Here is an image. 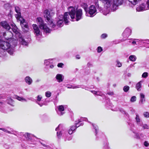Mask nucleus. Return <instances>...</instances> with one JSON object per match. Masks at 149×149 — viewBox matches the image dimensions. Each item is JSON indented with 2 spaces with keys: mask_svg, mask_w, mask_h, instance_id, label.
Here are the masks:
<instances>
[{
  "mask_svg": "<svg viewBox=\"0 0 149 149\" xmlns=\"http://www.w3.org/2000/svg\"><path fill=\"white\" fill-rule=\"evenodd\" d=\"M69 13L65 12L64 15H59L56 20V25L59 27H61L63 25V21L67 25L69 22L68 19L71 18L74 21V19L78 21L82 18L83 14L82 10L81 9H77L73 7L70 6L68 8Z\"/></svg>",
  "mask_w": 149,
  "mask_h": 149,
  "instance_id": "f257e3e1",
  "label": "nucleus"
},
{
  "mask_svg": "<svg viewBox=\"0 0 149 149\" xmlns=\"http://www.w3.org/2000/svg\"><path fill=\"white\" fill-rule=\"evenodd\" d=\"M1 26L6 30L9 31L12 33V31L15 33L16 36H18L19 40L20 43L23 46H27L28 42L20 35V34L19 32V29L14 23L11 24L12 28H11L9 24L6 21H3L1 23Z\"/></svg>",
  "mask_w": 149,
  "mask_h": 149,
  "instance_id": "f03ea898",
  "label": "nucleus"
},
{
  "mask_svg": "<svg viewBox=\"0 0 149 149\" xmlns=\"http://www.w3.org/2000/svg\"><path fill=\"white\" fill-rule=\"evenodd\" d=\"M104 4L105 7L110 8L111 10L115 11L118 8V6L121 5L123 0H99Z\"/></svg>",
  "mask_w": 149,
  "mask_h": 149,
  "instance_id": "7ed1b4c3",
  "label": "nucleus"
},
{
  "mask_svg": "<svg viewBox=\"0 0 149 149\" xmlns=\"http://www.w3.org/2000/svg\"><path fill=\"white\" fill-rule=\"evenodd\" d=\"M44 13L45 14L44 16L45 17L46 19V21L50 27L52 28H54L56 26L54 24L51 19V17L54 15V13H50L47 10H45Z\"/></svg>",
  "mask_w": 149,
  "mask_h": 149,
  "instance_id": "20e7f679",
  "label": "nucleus"
},
{
  "mask_svg": "<svg viewBox=\"0 0 149 149\" xmlns=\"http://www.w3.org/2000/svg\"><path fill=\"white\" fill-rule=\"evenodd\" d=\"M36 21L39 24V26L40 29H42L44 32L47 33H50V29L47 26L46 24L44 23L42 18L39 17L37 18Z\"/></svg>",
  "mask_w": 149,
  "mask_h": 149,
  "instance_id": "39448f33",
  "label": "nucleus"
},
{
  "mask_svg": "<svg viewBox=\"0 0 149 149\" xmlns=\"http://www.w3.org/2000/svg\"><path fill=\"white\" fill-rule=\"evenodd\" d=\"M149 5H146V3H143L140 5L136 8V10L138 12L143 11L149 9Z\"/></svg>",
  "mask_w": 149,
  "mask_h": 149,
  "instance_id": "423d86ee",
  "label": "nucleus"
},
{
  "mask_svg": "<svg viewBox=\"0 0 149 149\" xmlns=\"http://www.w3.org/2000/svg\"><path fill=\"white\" fill-rule=\"evenodd\" d=\"M11 44L6 41H0V48L4 50H6L10 46Z\"/></svg>",
  "mask_w": 149,
  "mask_h": 149,
  "instance_id": "0eeeda50",
  "label": "nucleus"
},
{
  "mask_svg": "<svg viewBox=\"0 0 149 149\" xmlns=\"http://www.w3.org/2000/svg\"><path fill=\"white\" fill-rule=\"evenodd\" d=\"M21 19H22V20L20 21V23L22 29V31L24 32H26L29 30L28 25L23 18H21Z\"/></svg>",
  "mask_w": 149,
  "mask_h": 149,
  "instance_id": "6e6552de",
  "label": "nucleus"
},
{
  "mask_svg": "<svg viewBox=\"0 0 149 149\" xmlns=\"http://www.w3.org/2000/svg\"><path fill=\"white\" fill-rule=\"evenodd\" d=\"M33 27L36 36L40 37L41 36V33L40 32L38 26L36 24H33Z\"/></svg>",
  "mask_w": 149,
  "mask_h": 149,
  "instance_id": "1a4fd4ad",
  "label": "nucleus"
},
{
  "mask_svg": "<svg viewBox=\"0 0 149 149\" xmlns=\"http://www.w3.org/2000/svg\"><path fill=\"white\" fill-rule=\"evenodd\" d=\"M96 11V8L95 6L92 5L90 6L88 10V14L90 15L89 16L93 17L95 15V13Z\"/></svg>",
  "mask_w": 149,
  "mask_h": 149,
  "instance_id": "9d476101",
  "label": "nucleus"
},
{
  "mask_svg": "<svg viewBox=\"0 0 149 149\" xmlns=\"http://www.w3.org/2000/svg\"><path fill=\"white\" fill-rule=\"evenodd\" d=\"M131 30L129 28H127L124 30L123 33V36L124 38H127L130 35Z\"/></svg>",
  "mask_w": 149,
  "mask_h": 149,
  "instance_id": "9b49d317",
  "label": "nucleus"
},
{
  "mask_svg": "<svg viewBox=\"0 0 149 149\" xmlns=\"http://www.w3.org/2000/svg\"><path fill=\"white\" fill-rule=\"evenodd\" d=\"M63 130V127L62 125L61 124H59L58 127L56 128L55 129L56 131H57L58 130H62L60 131L59 132H57V136L58 138H59L61 136L62 134V132Z\"/></svg>",
  "mask_w": 149,
  "mask_h": 149,
  "instance_id": "f8f14e48",
  "label": "nucleus"
},
{
  "mask_svg": "<svg viewBox=\"0 0 149 149\" xmlns=\"http://www.w3.org/2000/svg\"><path fill=\"white\" fill-rule=\"evenodd\" d=\"M76 122L77 121H75V126L73 125L71 126L70 127V129L69 130L68 132L70 134H72V133L73 132L75 131L77 127L79 126H77V125H78V124Z\"/></svg>",
  "mask_w": 149,
  "mask_h": 149,
  "instance_id": "ddd939ff",
  "label": "nucleus"
},
{
  "mask_svg": "<svg viewBox=\"0 0 149 149\" xmlns=\"http://www.w3.org/2000/svg\"><path fill=\"white\" fill-rule=\"evenodd\" d=\"M16 45V42H15V44L14 45V46L13 47L10 46L9 48H8L6 50H7L8 53L10 55H13L14 52V47Z\"/></svg>",
  "mask_w": 149,
  "mask_h": 149,
  "instance_id": "4468645a",
  "label": "nucleus"
},
{
  "mask_svg": "<svg viewBox=\"0 0 149 149\" xmlns=\"http://www.w3.org/2000/svg\"><path fill=\"white\" fill-rule=\"evenodd\" d=\"M55 78L59 83L63 81L64 79L63 76L62 74H58L56 75Z\"/></svg>",
  "mask_w": 149,
  "mask_h": 149,
  "instance_id": "2eb2a0df",
  "label": "nucleus"
},
{
  "mask_svg": "<svg viewBox=\"0 0 149 149\" xmlns=\"http://www.w3.org/2000/svg\"><path fill=\"white\" fill-rule=\"evenodd\" d=\"M58 109L59 111L58 112V114L60 116H62L64 113L62 112L64 110V107L63 105H60L58 107Z\"/></svg>",
  "mask_w": 149,
  "mask_h": 149,
  "instance_id": "dca6fc26",
  "label": "nucleus"
},
{
  "mask_svg": "<svg viewBox=\"0 0 149 149\" xmlns=\"http://www.w3.org/2000/svg\"><path fill=\"white\" fill-rule=\"evenodd\" d=\"M144 136L145 135L142 133L139 134L137 133H135L134 138L137 139L143 140L144 139Z\"/></svg>",
  "mask_w": 149,
  "mask_h": 149,
  "instance_id": "f3484780",
  "label": "nucleus"
},
{
  "mask_svg": "<svg viewBox=\"0 0 149 149\" xmlns=\"http://www.w3.org/2000/svg\"><path fill=\"white\" fill-rule=\"evenodd\" d=\"M136 117L135 119L136 120V122L137 124L140 126H142V122L141 121L140 118L138 114L136 113Z\"/></svg>",
  "mask_w": 149,
  "mask_h": 149,
  "instance_id": "a211bd4d",
  "label": "nucleus"
},
{
  "mask_svg": "<svg viewBox=\"0 0 149 149\" xmlns=\"http://www.w3.org/2000/svg\"><path fill=\"white\" fill-rule=\"evenodd\" d=\"M141 0H128L131 5V6L133 7L138 3Z\"/></svg>",
  "mask_w": 149,
  "mask_h": 149,
  "instance_id": "6ab92c4d",
  "label": "nucleus"
},
{
  "mask_svg": "<svg viewBox=\"0 0 149 149\" xmlns=\"http://www.w3.org/2000/svg\"><path fill=\"white\" fill-rule=\"evenodd\" d=\"M140 99L139 104H143L146 100L145 96L143 93L140 94Z\"/></svg>",
  "mask_w": 149,
  "mask_h": 149,
  "instance_id": "aec40b11",
  "label": "nucleus"
},
{
  "mask_svg": "<svg viewBox=\"0 0 149 149\" xmlns=\"http://www.w3.org/2000/svg\"><path fill=\"white\" fill-rule=\"evenodd\" d=\"M25 80L26 83L29 85H31L33 82L32 79L29 76H27L25 78Z\"/></svg>",
  "mask_w": 149,
  "mask_h": 149,
  "instance_id": "412c9836",
  "label": "nucleus"
},
{
  "mask_svg": "<svg viewBox=\"0 0 149 149\" xmlns=\"http://www.w3.org/2000/svg\"><path fill=\"white\" fill-rule=\"evenodd\" d=\"M94 94L99 95L103 97L104 95V94H103L100 91H91Z\"/></svg>",
  "mask_w": 149,
  "mask_h": 149,
  "instance_id": "4be33fe9",
  "label": "nucleus"
},
{
  "mask_svg": "<svg viewBox=\"0 0 149 149\" xmlns=\"http://www.w3.org/2000/svg\"><path fill=\"white\" fill-rule=\"evenodd\" d=\"M24 136L26 138L27 140H31V137L33 136V135H31L28 133H26L24 135Z\"/></svg>",
  "mask_w": 149,
  "mask_h": 149,
  "instance_id": "5701e85b",
  "label": "nucleus"
},
{
  "mask_svg": "<svg viewBox=\"0 0 149 149\" xmlns=\"http://www.w3.org/2000/svg\"><path fill=\"white\" fill-rule=\"evenodd\" d=\"M141 81L138 83L136 85V88L138 91H140L141 90Z\"/></svg>",
  "mask_w": 149,
  "mask_h": 149,
  "instance_id": "b1692460",
  "label": "nucleus"
},
{
  "mask_svg": "<svg viewBox=\"0 0 149 149\" xmlns=\"http://www.w3.org/2000/svg\"><path fill=\"white\" fill-rule=\"evenodd\" d=\"M15 12L17 13L18 16L21 15V13L20 8L18 6H15Z\"/></svg>",
  "mask_w": 149,
  "mask_h": 149,
  "instance_id": "393cba45",
  "label": "nucleus"
},
{
  "mask_svg": "<svg viewBox=\"0 0 149 149\" xmlns=\"http://www.w3.org/2000/svg\"><path fill=\"white\" fill-rule=\"evenodd\" d=\"M129 59L131 61L134 62L136 60V57L135 55H131L130 56Z\"/></svg>",
  "mask_w": 149,
  "mask_h": 149,
  "instance_id": "a878e982",
  "label": "nucleus"
},
{
  "mask_svg": "<svg viewBox=\"0 0 149 149\" xmlns=\"http://www.w3.org/2000/svg\"><path fill=\"white\" fill-rule=\"evenodd\" d=\"M81 86L79 85H71L67 87L68 88H72L75 89L78 88L80 87Z\"/></svg>",
  "mask_w": 149,
  "mask_h": 149,
  "instance_id": "bb28decb",
  "label": "nucleus"
},
{
  "mask_svg": "<svg viewBox=\"0 0 149 149\" xmlns=\"http://www.w3.org/2000/svg\"><path fill=\"white\" fill-rule=\"evenodd\" d=\"M3 98L2 97V98L0 99V107H1L3 106L5 104V101L4 100H3L2 99Z\"/></svg>",
  "mask_w": 149,
  "mask_h": 149,
  "instance_id": "cd10ccee",
  "label": "nucleus"
},
{
  "mask_svg": "<svg viewBox=\"0 0 149 149\" xmlns=\"http://www.w3.org/2000/svg\"><path fill=\"white\" fill-rule=\"evenodd\" d=\"M92 125L93 128L95 130L96 133L95 135H96L98 131V127L95 124H92Z\"/></svg>",
  "mask_w": 149,
  "mask_h": 149,
  "instance_id": "c85d7f7f",
  "label": "nucleus"
},
{
  "mask_svg": "<svg viewBox=\"0 0 149 149\" xmlns=\"http://www.w3.org/2000/svg\"><path fill=\"white\" fill-rule=\"evenodd\" d=\"M52 61V60H45L44 61V64L46 65L47 66L49 65V64L51 62L50 61Z\"/></svg>",
  "mask_w": 149,
  "mask_h": 149,
  "instance_id": "c756f323",
  "label": "nucleus"
},
{
  "mask_svg": "<svg viewBox=\"0 0 149 149\" xmlns=\"http://www.w3.org/2000/svg\"><path fill=\"white\" fill-rule=\"evenodd\" d=\"M130 89V87L128 86H125L123 88V90L125 92H127Z\"/></svg>",
  "mask_w": 149,
  "mask_h": 149,
  "instance_id": "7c9ffc66",
  "label": "nucleus"
},
{
  "mask_svg": "<svg viewBox=\"0 0 149 149\" xmlns=\"http://www.w3.org/2000/svg\"><path fill=\"white\" fill-rule=\"evenodd\" d=\"M16 98L19 101H26V100L25 99L22 97H19L18 96L16 97Z\"/></svg>",
  "mask_w": 149,
  "mask_h": 149,
  "instance_id": "2f4dec72",
  "label": "nucleus"
},
{
  "mask_svg": "<svg viewBox=\"0 0 149 149\" xmlns=\"http://www.w3.org/2000/svg\"><path fill=\"white\" fill-rule=\"evenodd\" d=\"M84 5L85 6V7L84 8V9L85 11L86 12V15L88 16V15H87V13L88 11L87 5L86 3H84Z\"/></svg>",
  "mask_w": 149,
  "mask_h": 149,
  "instance_id": "473e14b6",
  "label": "nucleus"
},
{
  "mask_svg": "<svg viewBox=\"0 0 149 149\" xmlns=\"http://www.w3.org/2000/svg\"><path fill=\"white\" fill-rule=\"evenodd\" d=\"M136 100V97L135 96H133L130 99V101L132 102H135Z\"/></svg>",
  "mask_w": 149,
  "mask_h": 149,
  "instance_id": "72a5a7b5",
  "label": "nucleus"
},
{
  "mask_svg": "<svg viewBox=\"0 0 149 149\" xmlns=\"http://www.w3.org/2000/svg\"><path fill=\"white\" fill-rule=\"evenodd\" d=\"M142 127L144 129H149V126L147 125L146 124H143V123H142Z\"/></svg>",
  "mask_w": 149,
  "mask_h": 149,
  "instance_id": "f704fd0d",
  "label": "nucleus"
},
{
  "mask_svg": "<svg viewBox=\"0 0 149 149\" xmlns=\"http://www.w3.org/2000/svg\"><path fill=\"white\" fill-rule=\"evenodd\" d=\"M116 65L117 67H121L122 65V64L120 62L118 61L117 60L116 61Z\"/></svg>",
  "mask_w": 149,
  "mask_h": 149,
  "instance_id": "c9c22d12",
  "label": "nucleus"
},
{
  "mask_svg": "<svg viewBox=\"0 0 149 149\" xmlns=\"http://www.w3.org/2000/svg\"><path fill=\"white\" fill-rule=\"evenodd\" d=\"M148 75V73L147 72H144L142 74V77L143 78H146Z\"/></svg>",
  "mask_w": 149,
  "mask_h": 149,
  "instance_id": "e433bc0d",
  "label": "nucleus"
},
{
  "mask_svg": "<svg viewBox=\"0 0 149 149\" xmlns=\"http://www.w3.org/2000/svg\"><path fill=\"white\" fill-rule=\"evenodd\" d=\"M45 95L47 97H50L51 95V93L49 91H47L45 93Z\"/></svg>",
  "mask_w": 149,
  "mask_h": 149,
  "instance_id": "4c0bfd02",
  "label": "nucleus"
},
{
  "mask_svg": "<svg viewBox=\"0 0 149 149\" xmlns=\"http://www.w3.org/2000/svg\"><path fill=\"white\" fill-rule=\"evenodd\" d=\"M143 115L146 118L149 117V113L148 112H145L143 113Z\"/></svg>",
  "mask_w": 149,
  "mask_h": 149,
  "instance_id": "58836bf2",
  "label": "nucleus"
},
{
  "mask_svg": "<svg viewBox=\"0 0 149 149\" xmlns=\"http://www.w3.org/2000/svg\"><path fill=\"white\" fill-rule=\"evenodd\" d=\"M95 5L96 7L97 8H99L100 10H101V7H100L99 6L98 1L95 2Z\"/></svg>",
  "mask_w": 149,
  "mask_h": 149,
  "instance_id": "ea45409f",
  "label": "nucleus"
},
{
  "mask_svg": "<svg viewBox=\"0 0 149 149\" xmlns=\"http://www.w3.org/2000/svg\"><path fill=\"white\" fill-rule=\"evenodd\" d=\"M107 37V35L106 33L102 34L101 36V38L102 39H105Z\"/></svg>",
  "mask_w": 149,
  "mask_h": 149,
  "instance_id": "a19ab883",
  "label": "nucleus"
},
{
  "mask_svg": "<svg viewBox=\"0 0 149 149\" xmlns=\"http://www.w3.org/2000/svg\"><path fill=\"white\" fill-rule=\"evenodd\" d=\"M141 42L143 43H145V42H144L145 41L146 42V43H148V42H149V39H146L145 40H140Z\"/></svg>",
  "mask_w": 149,
  "mask_h": 149,
  "instance_id": "79ce46f5",
  "label": "nucleus"
},
{
  "mask_svg": "<svg viewBox=\"0 0 149 149\" xmlns=\"http://www.w3.org/2000/svg\"><path fill=\"white\" fill-rule=\"evenodd\" d=\"M42 97L40 95H38L37 97V101H40L42 99Z\"/></svg>",
  "mask_w": 149,
  "mask_h": 149,
  "instance_id": "37998d69",
  "label": "nucleus"
},
{
  "mask_svg": "<svg viewBox=\"0 0 149 149\" xmlns=\"http://www.w3.org/2000/svg\"><path fill=\"white\" fill-rule=\"evenodd\" d=\"M103 50L102 48L101 47H97V52L98 53L101 52Z\"/></svg>",
  "mask_w": 149,
  "mask_h": 149,
  "instance_id": "c03bdc74",
  "label": "nucleus"
},
{
  "mask_svg": "<svg viewBox=\"0 0 149 149\" xmlns=\"http://www.w3.org/2000/svg\"><path fill=\"white\" fill-rule=\"evenodd\" d=\"M144 145L146 147H148L149 146V143L147 141H146L144 143Z\"/></svg>",
  "mask_w": 149,
  "mask_h": 149,
  "instance_id": "a18cd8bd",
  "label": "nucleus"
},
{
  "mask_svg": "<svg viewBox=\"0 0 149 149\" xmlns=\"http://www.w3.org/2000/svg\"><path fill=\"white\" fill-rule=\"evenodd\" d=\"M120 111L122 113H123L125 114H126V115H127V113H126V112L123 109H120Z\"/></svg>",
  "mask_w": 149,
  "mask_h": 149,
  "instance_id": "49530a36",
  "label": "nucleus"
},
{
  "mask_svg": "<svg viewBox=\"0 0 149 149\" xmlns=\"http://www.w3.org/2000/svg\"><path fill=\"white\" fill-rule=\"evenodd\" d=\"M63 64L62 63H59L57 65V66L58 67L62 68Z\"/></svg>",
  "mask_w": 149,
  "mask_h": 149,
  "instance_id": "de8ad7c7",
  "label": "nucleus"
},
{
  "mask_svg": "<svg viewBox=\"0 0 149 149\" xmlns=\"http://www.w3.org/2000/svg\"><path fill=\"white\" fill-rule=\"evenodd\" d=\"M83 118H81L80 119H79L78 120V121H77V124H78V123L81 122L82 121V120H84V119H82Z\"/></svg>",
  "mask_w": 149,
  "mask_h": 149,
  "instance_id": "09e8293b",
  "label": "nucleus"
},
{
  "mask_svg": "<svg viewBox=\"0 0 149 149\" xmlns=\"http://www.w3.org/2000/svg\"><path fill=\"white\" fill-rule=\"evenodd\" d=\"M9 101L7 102L8 104H10V102H13V100L11 98H9L8 99Z\"/></svg>",
  "mask_w": 149,
  "mask_h": 149,
  "instance_id": "8fccbe9b",
  "label": "nucleus"
},
{
  "mask_svg": "<svg viewBox=\"0 0 149 149\" xmlns=\"http://www.w3.org/2000/svg\"><path fill=\"white\" fill-rule=\"evenodd\" d=\"M107 94L109 95H113V93L112 92H110L107 93Z\"/></svg>",
  "mask_w": 149,
  "mask_h": 149,
  "instance_id": "3c124183",
  "label": "nucleus"
},
{
  "mask_svg": "<svg viewBox=\"0 0 149 149\" xmlns=\"http://www.w3.org/2000/svg\"><path fill=\"white\" fill-rule=\"evenodd\" d=\"M36 103L38 104V105H39L40 106L42 107L43 105V104L42 103H40L38 102L37 101L36 102Z\"/></svg>",
  "mask_w": 149,
  "mask_h": 149,
  "instance_id": "603ef678",
  "label": "nucleus"
},
{
  "mask_svg": "<svg viewBox=\"0 0 149 149\" xmlns=\"http://www.w3.org/2000/svg\"><path fill=\"white\" fill-rule=\"evenodd\" d=\"M131 40H134L135 41H136V42H138V41H139L141 42V41H140V40H139V39H132Z\"/></svg>",
  "mask_w": 149,
  "mask_h": 149,
  "instance_id": "864d4df0",
  "label": "nucleus"
},
{
  "mask_svg": "<svg viewBox=\"0 0 149 149\" xmlns=\"http://www.w3.org/2000/svg\"><path fill=\"white\" fill-rule=\"evenodd\" d=\"M0 130H1L4 132L6 131V130L4 128H0Z\"/></svg>",
  "mask_w": 149,
  "mask_h": 149,
  "instance_id": "5fc2aeb1",
  "label": "nucleus"
},
{
  "mask_svg": "<svg viewBox=\"0 0 149 149\" xmlns=\"http://www.w3.org/2000/svg\"><path fill=\"white\" fill-rule=\"evenodd\" d=\"M76 58L77 59H79L80 58L79 55H77L76 56Z\"/></svg>",
  "mask_w": 149,
  "mask_h": 149,
  "instance_id": "6e6d98bb",
  "label": "nucleus"
},
{
  "mask_svg": "<svg viewBox=\"0 0 149 149\" xmlns=\"http://www.w3.org/2000/svg\"><path fill=\"white\" fill-rule=\"evenodd\" d=\"M87 65L88 66V67H90L92 65L89 62L88 63H87Z\"/></svg>",
  "mask_w": 149,
  "mask_h": 149,
  "instance_id": "4d7b16f0",
  "label": "nucleus"
},
{
  "mask_svg": "<svg viewBox=\"0 0 149 149\" xmlns=\"http://www.w3.org/2000/svg\"><path fill=\"white\" fill-rule=\"evenodd\" d=\"M132 44H134V45H135V44H136V45H137L136 44V41H135V40H133L132 42Z\"/></svg>",
  "mask_w": 149,
  "mask_h": 149,
  "instance_id": "13d9d810",
  "label": "nucleus"
},
{
  "mask_svg": "<svg viewBox=\"0 0 149 149\" xmlns=\"http://www.w3.org/2000/svg\"><path fill=\"white\" fill-rule=\"evenodd\" d=\"M82 119H84V120H85V121H88V119L86 118H82Z\"/></svg>",
  "mask_w": 149,
  "mask_h": 149,
  "instance_id": "bf43d9fd",
  "label": "nucleus"
},
{
  "mask_svg": "<svg viewBox=\"0 0 149 149\" xmlns=\"http://www.w3.org/2000/svg\"><path fill=\"white\" fill-rule=\"evenodd\" d=\"M49 67L51 68H54V66L53 65H50Z\"/></svg>",
  "mask_w": 149,
  "mask_h": 149,
  "instance_id": "052dcab7",
  "label": "nucleus"
},
{
  "mask_svg": "<svg viewBox=\"0 0 149 149\" xmlns=\"http://www.w3.org/2000/svg\"><path fill=\"white\" fill-rule=\"evenodd\" d=\"M6 132H7L9 134H12V133H11V132L10 131H8L7 130H6Z\"/></svg>",
  "mask_w": 149,
  "mask_h": 149,
  "instance_id": "680f3d73",
  "label": "nucleus"
},
{
  "mask_svg": "<svg viewBox=\"0 0 149 149\" xmlns=\"http://www.w3.org/2000/svg\"><path fill=\"white\" fill-rule=\"evenodd\" d=\"M41 144L43 145V146L44 147H47V146H46L45 144H43L42 143H41Z\"/></svg>",
  "mask_w": 149,
  "mask_h": 149,
  "instance_id": "e2e57ef3",
  "label": "nucleus"
},
{
  "mask_svg": "<svg viewBox=\"0 0 149 149\" xmlns=\"http://www.w3.org/2000/svg\"><path fill=\"white\" fill-rule=\"evenodd\" d=\"M7 146L6 145H5V146H4V147H5L6 148H9V146Z\"/></svg>",
  "mask_w": 149,
  "mask_h": 149,
  "instance_id": "0e129e2a",
  "label": "nucleus"
},
{
  "mask_svg": "<svg viewBox=\"0 0 149 149\" xmlns=\"http://www.w3.org/2000/svg\"><path fill=\"white\" fill-rule=\"evenodd\" d=\"M83 125V124L82 123L80 124V125H79V126H80ZM77 126H79V125H77Z\"/></svg>",
  "mask_w": 149,
  "mask_h": 149,
  "instance_id": "69168bd1",
  "label": "nucleus"
},
{
  "mask_svg": "<svg viewBox=\"0 0 149 149\" xmlns=\"http://www.w3.org/2000/svg\"><path fill=\"white\" fill-rule=\"evenodd\" d=\"M107 149H110L109 147H108Z\"/></svg>",
  "mask_w": 149,
  "mask_h": 149,
  "instance_id": "338daca9",
  "label": "nucleus"
},
{
  "mask_svg": "<svg viewBox=\"0 0 149 149\" xmlns=\"http://www.w3.org/2000/svg\"><path fill=\"white\" fill-rule=\"evenodd\" d=\"M113 86H114V87H116V84H114V85H113Z\"/></svg>",
  "mask_w": 149,
  "mask_h": 149,
  "instance_id": "774afa93",
  "label": "nucleus"
}]
</instances>
